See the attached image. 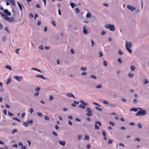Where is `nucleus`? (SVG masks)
<instances>
[{
  "label": "nucleus",
  "instance_id": "obj_6",
  "mask_svg": "<svg viewBox=\"0 0 149 149\" xmlns=\"http://www.w3.org/2000/svg\"><path fill=\"white\" fill-rule=\"evenodd\" d=\"M5 20L7 21L10 22H13L15 21V19L13 17H9L7 16Z\"/></svg>",
  "mask_w": 149,
  "mask_h": 149
},
{
  "label": "nucleus",
  "instance_id": "obj_25",
  "mask_svg": "<svg viewBox=\"0 0 149 149\" xmlns=\"http://www.w3.org/2000/svg\"><path fill=\"white\" fill-rule=\"evenodd\" d=\"M28 122H25L23 123V125L25 127H27L28 125Z\"/></svg>",
  "mask_w": 149,
  "mask_h": 149
},
{
  "label": "nucleus",
  "instance_id": "obj_47",
  "mask_svg": "<svg viewBox=\"0 0 149 149\" xmlns=\"http://www.w3.org/2000/svg\"><path fill=\"white\" fill-rule=\"evenodd\" d=\"M17 132V130L16 129H14V130L12 132V133H13V134H14L15 132Z\"/></svg>",
  "mask_w": 149,
  "mask_h": 149
},
{
  "label": "nucleus",
  "instance_id": "obj_33",
  "mask_svg": "<svg viewBox=\"0 0 149 149\" xmlns=\"http://www.w3.org/2000/svg\"><path fill=\"white\" fill-rule=\"evenodd\" d=\"M118 61L121 64L122 62V61L121 60V59L120 58H119L118 59Z\"/></svg>",
  "mask_w": 149,
  "mask_h": 149
},
{
  "label": "nucleus",
  "instance_id": "obj_12",
  "mask_svg": "<svg viewBox=\"0 0 149 149\" xmlns=\"http://www.w3.org/2000/svg\"><path fill=\"white\" fill-rule=\"evenodd\" d=\"M0 14L1 15V16L5 20L7 16L4 13L1 12H0Z\"/></svg>",
  "mask_w": 149,
  "mask_h": 149
},
{
  "label": "nucleus",
  "instance_id": "obj_48",
  "mask_svg": "<svg viewBox=\"0 0 149 149\" xmlns=\"http://www.w3.org/2000/svg\"><path fill=\"white\" fill-rule=\"evenodd\" d=\"M2 39L3 41H5L6 40V38L5 36L3 37Z\"/></svg>",
  "mask_w": 149,
  "mask_h": 149
},
{
  "label": "nucleus",
  "instance_id": "obj_49",
  "mask_svg": "<svg viewBox=\"0 0 149 149\" xmlns=\"http://www.w3.org/2000/svg\"><path fill=\"white\" fill-rule=\"evenodd\" d=\"M86 69V68L82 67L81 68V70H85Z\"/></svg>",
  "mask_w": 149,
  "mask_h": 149
},
{
  "label": "nucleus",
  "instance_id": "obj_31",
  "mask_svg": "<svg viewBox=\"0 0 149 149\" xmlns=\"http://www.w3.org/2000/svg\"><path fill=\"white\" fill-rule=\"evenodd\" d=\"M28 123L29 124L31 125L33 123V120H29L28 122Z\"/></svg>",
  "mask_w": 149,
  "mask_h": 149
},
{
  "label": "nucleus",
  "instance_id": "obj_19",
  "mask_svg": "<svg viewBox=\"0 0 149 149\" xmlns=\"http://www.w3.org/2000/svg\"><path fill=\"white\" fill-rule=\"evenodd\" d=\"M17 3L18 5V6H19V7L20 8V10H21V11H22V6H21V4L19 2H17Z\"/></svg>",
  "mask_w": 149,
  "mask_h": 149
},
{
  "label": "nucleus",
  "instance_id": "obj_51",
  "mask_svg": "<svg viewBox=\"0 0 149 149\" xmlns=\"http://www.w3.org/2000/svg\"><path fill=\"white\" fill-rule=\"evenodd\" d=\"M102 102L103 103H104V104H108L107 102L106 101H105V100L103 101Z\"/></svg>",
  "mask_w": 149,
  "mask_h": 149
},
{
  "label": "nucleus",
  "instance_id": "obj_42",
  "mask_svg": "<svg viewBox=\"0 0 149 149\" xmlns=\"http://www.w3.org/2000/svg\"><path fill=\"white\" fill-rule=\"evenodd\" d=\"M29 17L30 18H32L33 17V15L32 14H30L29 15Z\"/></svg>",
  "mask_w": 149,
  "mask_h": 149
},
{
  "label": "nucleus",
  "instance_id": "obj_38",
  "mask_svg": "<svg viewBox=\"0 0 149 149\" xmlns=\"http://www.w3.org/2000/svg\"><path fill=\"white\" fill-rule=\"evenodd\" d=\"M103 55V54L101 52H99V57H102Z\"/></svg>",
  "mask_w": 149,
  "mask_h": 149
},
{
  "label": "nucleus",
  "instance_id": "obj_13",
  "mask_svg": "<svg viewBox=\"0 0 149 149\" xmlns=\"http://www.w3.org/2000/svg\"><path fill=\"white\" fill-rule=\"evenodd\" d=\"M67 96L69 97H72L73 98H75L74 96L71 93H68L67 94Z\"/></svg>",
  "mask_w": 149,
  "mask_h": 149
},
{
  "label": "nucleus",
  "instance_id": "obj_16",
  "mask_svg": "<svg viewBox=\"0 0 149 149\" xmlns=\"http://www.w3.org/2000/svg\"><path fill=\"white\" fill-rule=\"evenodd\" d=\"M59 143L63 146H64L65 144V142L64 141L60 140L59 141Z\"/></svg>",
  "mask_w": 149,
  "mask_h": 149
},
{
  "label": "nucleus",
  "instance_id": "obj_63",
  "mask_svg": "<svg viewBox=\"0 0 149 149\" xmlns=\"http://www.w3.org/2000/svg\"><path fill=\"white\" fill-rule=\"evenodd\" d=\"M118 53L119 54H120V55H121L123 54V53L121 52L120 50L118 51Z\"/></svg>",
  "mask_w": 149,
  "mask_h": 149
},
{
  "label": "nucleus",
  "instance_id": "obj_22",
  "mask_svg": "<svg viewBox=\"0 0 149 149\" xmlns=\"http://www.w3.org/2000/svg\"><path fill=\"white\" fill-rule=\"evenodd\" d=\"M138 127L139 128H141L142 127L143 125L141 124L140 123H139L138 125Z\"/></svg>",
  "mask_w": 149,
  "mask_h": 149
},
{
  "label": "nucleus",
  "instance_id": "obj_7",
  "mask_svg": "<svg viewBox=\"0 0 149 149\" xmlns=\"http://www.w3.org/2000/svg\"><path fill=\"white\" fill-rule=\"evenodd\" d=\"M86 111L88 112L86 114L87 116H92V111L90 108H88L86 109Z\"/></svg>",
  "mask_w": 149,
  "mask_h": 149
},
{
  "label": "nucleus",
  "instance_id": "obj_30",
  "mask_svg": "<svg viewBox=\"0 0 149 149\" xmlns=\"http://www.w3.org/2000/svg\"><path fill=\"white\" fill-rule=\"evenodd\" d=\"M109 124L110 125H112L113 126L114 125V123L111 121H110L109 122Z\"/></svg>",
  "mask_w": 149,
  "mask_h": 149
},
{
  "label": "nucleus",
  "instance_id": "obj_8",
  "mask_svg": "<svg viewBox=\"0 0 149 149\" xmlns=\"http://www.w3.org/2000/svg\"><path fill=\"white\" fill-rule=\"evenodd\" d=\"M127 7L129 10L132 11H135L136 10L135 7L130 5H127Z\"/></svg>",
  "mask_w": 149,
  "mask_h": 149
},
{
  "label": "nucleus",
  "instance_id": "obj_56",
  "mask_svg": "<svg viewBox=\"0 0 149 149\" xmlns=\"http://www.w3.org/2000/svg\"><path fill=\"white\" fill-rule=\"evenodd\" d=\"M87 74V73L86 72H82L81 73V75H86Z\"/></svg>",
  "mask_w": 149,
  "mask_h": 149
},
{
  "label": "nucleus",
  "instance_id": "obj_5",
  "mask_svg": "<svg viewBox=\"0 0 149 149\" xmlns=\"http://www.w3.org/2000/svg\"><path fill=\"white\" fill-rule=\"evenodd\" d=\"M101 123L100 121H96L95 125V129L99 130V127L101 125Z\"/></svg>",
  "mask_w": 149,
  "mask_h": 149
},
{
  "label": "nucleus",
  "instance_id": "obj_55",
  "mask_svg": "<svg viewBox=\"0 0 149 149\" xmlns=\"http://www.w3.org/2000/svg\"><path fill=\"white\" fill-rule=\"evenodd\" d=\"M39 93L38 92H37V93H35L34 94V96H38L39 95Z\"/></svg>",
  "mask_w": 149,
  "mask_h": 149
},
{
  "label": "nucleus",
  "instance_id": "obj_4",
  "mask_svg": "<svg viewBox=\"0 0 149 149\" xmlns=\"http://www.w3.org/2000/svg\"><path fill=\"white\" fill-rule=\"evenodd\" d=\"M81 103H82L83 105L80 104L79 105V107L83 109H85L86 106L88 105V104L84 102L82 100H81L80 101Z\"/></svg>",
  "mask_w": 149,
  "mask_h": 149
},
{
  "label": "nucleus",
  "instance_id": "obj_62",
  "mask_svg": "<svg viewBox=\"0 0 149 149\" xmlns=\"http://www.w3.org/2000/svg\"><path fill=\"white\" fill-rule=\"evenodd\" d=\"M41 24V22L39 21L37 23V25L38 26L40 25Z\"/></svg>",
  "mask_w": 149,
  "mask_h": 149
},
{
  "label": "nucleus",
  "instance_id": "obj_59",
  "mask_svg": "<svg viewBox=\"0 0 149 149\" xmlns=\"http://www.w3.org/2000/svg\"><path fill=\"white\" fill-rule=\"evenodd\" d=\"M91 77H92L95 79H96V77L94 75H91Z\"/></svg>",
  "mask_w": 149,
  "mask_h": 149
},
{
  "label": "nucleus",
  "instance_id": "obj_14",
  "mask_svg": "<svg viewBox=\"0 0 149 149\" xmlns=\"http://www.w3.org/2000/svg\"><path fill=\"white\" fill-rule=\"evenodd\" d=\"M79 102H78L74 101L73 102V103L72 104L71 106L72 107H75L76 105H75V104H79Z\"/></svg>",
  "mask_w": 149,
  "mask_h": 149
},
{
  "label": "nucleus",
  "instance_id": "obj_20",
  "mask_svg": "<svg viewBox=\"0 0 149 149\" xmlns=\"http://www.w3.org/2000/svg\"><path fill=\"white\" fill-rule=\"evenodd\" d=\"M6 68L10 70H11L12 68L10 66L8 65H7L5 66Z\"/></svg>",
  "mask_w": 149,
  "mask_h": 149
},
{
  "label": "nucleus",
  "instance_id": "obj_34",
  "mask_svg": "<svg viewBox=\"0 0 149 149\" xmlns=\"http://www.w3.org/2000/svg\"><path fill=\"white\" fill-rule=\"evenodd\" d=\"M51 23L53 25L55 26L56 25V23L54 21H52L51 22Z\"/></svg>",
  "mask_w": 149,
  "mask_h": 149
},
{
  "label": "nucleus",
  "instance_id": "obj_21",
  "mask_svg": "<svg viewBox=\"0 0 149 149\" xmlns=\"http://www.w3.org/2000/svg\"><path fill=\"white\" fill-rule=\"evenodd\" d=\"M134 75V74L132 73H129L128 74V76L130 77H133Z\"/></svg>",
  "mask_w": 149,
  "mask_h": 149
},
{
  "label": "nucleus",
  "instance_id": "obj_15",
  "mask_svg": "<svg viewBox=\"0 0 149 149\" xmlns=\"http://www.w3.org/2000/svg\"><path fill=\"white\" fill-rule=\"evenodd\" d=\"M139 109V108H138L136 109V108H133L131 109H130V111H134L136 112L138 111V109Z\"/></svg>",
  "mask_w": 149,
  "mask_h": 149
},
{
  "label": "nucleus",
  "instance_id": "obj_18",
  "mask_svg": "<svg viewBox=\"0 0 149 149\" xmlns=\"http://www.w3.org/2000/svg\"><path fill=\"white\" fill-rule=\"evenodd\" d=\"M113 140L112 139H109L108 141V144H111L112 143Z\"/></svg>",
  "mask_w": 149,
  "mask_h": 149
},
{
  "label": "nucleus",
  "instance_id": "obj_11",
  "mask_svg": "<svg viewBox=\"0 0 149 149\" xmlns=\"http://www.w3.org/2000/svg\"><path fill=\"white\" fill-rule=\"evenodd\" d=\"M83 33L84 34H86L87 33L88 31L87 28L85 26L83 27Z\"/></svg>",
  "mask_w": 149,
  "mask_h": 149
},
{
  "label": "nucleus",
  "instance_id": "obj_26",
  "mask_svg": "<svg viewBox=\"0 0 149 149\" xmlns=\"http://www.w3.org/2000/svg\"><path fill=\"white\" fill-rule=\"evenodd\" d=\"M89 139V136L88 135H86L85 136V139L88 140Z\"/></svg>",
  "mask_w": 149,
  "mask_h": 149
},
{
  "label": "nucleus",
  "instance_id": "obj_1",
  "mask_svg": "<svg viewBox=\"0 0 149 149\" xmlns=\"http://www.w3.org/2000/svg\"><path fill=\"white\" fill-rule=\"evenodd\" d=\"M140 110L139 111L136 113V115L137 116H142L146 115L147 113L145 111L143 110L141 108H139Z\"/></svg>",
  "mask_w": 149,
  "mask_h": 149
},
{
  "label": "nucleus",
  "instance_id": "obj_64",
  "mask_svg": "<svg viewBox=\"0 0 149 149\" xmlns=\"http://www.w3.org/2000/svg\"><path fill=\"white\" fill-rule=\"evenodd\" d=\"M21 148L22 149H26V147L25 146H22Z\"/></svg>",
  "mask_w": 149,
  "mask_h": 149
},
{
  "label": "nucleus",
  "instance_id": "obj_46",
  "mask_svg": "<svg viewBox=\"0 0 149 149\" xmlns=\"http://www.w3.org/2000/svg\"><path fill=\"white\" fill-rule=\"evenodd\" d=\"M40 88L39 87L36 88L35 89V91H40Z\"/></svg>",
  "mask_w": 149,
  "mask_h": 149
},
{
  "label": "nucleus",
  "instance_id": "obj_24",
  "mask_svg": "<svg viewBox=\"0 0 149 149\" xmlns=\"http://www.w3.org/2000/svg\"><path fill=\"white\" fill-rule=\"evenodd\" d=\"M11 79L10 78H9L7 81L6 84H9L11 82Z\"/></svg>",
  "mask_w": 149,
  "mask_h": 149
},
{
  "label": "nucleus",
  "instance_id": "obj_60",
  "mask_svg": "<svg viewBox=\"0 0 149 149\" xmlns=\"http://www.w3.org/2000/svg\"><path fill=\"white\" fill-rule=\"evenodd\" d=\"M91 147L90 145L89 144H88L87 145V148L88 149H89Z\"/></svg>",
  "mask_w": 149,
  "mask_h": 149
},
{
  "label": "nucleus",
  "instance_id": "obj_58",
  "mask_svg": "<svg viewBox=\"0 0 149 149\" xmlns=\"http://www.w3.org/2000/svg\"><path fill=\"white\" fill-rule=\"evenodd\" d=\"M137 102V101L136 99H134L133 100V102L134 103H136Z\"/></svg>",
  "mask_w": 149,
  "mask_h": 149
},
{
  "label": "nucleus",
  "instance_id": "obj_36",
  "mask_svg": "<svg viewBox=\"0 0 149 149\" xmlns=\"http://www.w3.org/2000/svg\"><path fill=\"white\" fill-rule=\"evenodd\" d=\"M70 4L72 7L73 8L74 6V4L73 3L70 2Z\"/></svg>",
  "mask_w": 149,
  "mask_h": 149
},
{
  "label": "nucleus",
  "instance_id": "obj_53",
  "mask_svg": "<svg viewBox=\"0 0 149 149\" xmlns=\"http://www.w3.org/2000/svg\"><path fill=\"white\" fill-rule=\"evenodd\" d=\"M19 49H16L15 51V52L17 53V54H19V53H18V51H19Z\"/></svg>",
  "mask_w": 149,
  "mask_h": 149
},
{
  "label": "nucleus",
  "instance_id": "obj_52",
  "mask_svg": "<svg viewBox=\"0 0 149 149\" xmlns=\"http://www.w3.org/2000/svg\"><path fill=\"white\" fill-rule=\"evenodd\" d=\"M81 138V136L80 135H78V139L79 140H80Z\"/></svg>",
  "mask_w": 149,
  "mask_h": 149
},
{
  "label": "nucleus",
  "instance_id": "obj_40",
  "mask_svg": "<svg viewBox=\"0 0 149 149\" xmlns=\"http://www.w3.org/2000/svg\"><path fill=\"white\" fill-rule=\"evenodd\" d=\"M38 115L40 117H42V114L40 112H38L37 113Z\"/></svg>",
  "mask_w": 149,
  "mask_h": 149
},
{
  "label": "nucleus",
  "instance_id": "obj_29",
  "mask_svg": "<svg viewBox=\"0 0 149 149\" xmlns=\"http://www.w3.org/2000/svg\"><path fill=\"white\" fill-rule=\"evenodd\" d=\"M103 64L105 67L107 66V62L106 61H103Z\"/></svg>",
  "mask_w": 149,
  "mask_h": 149
},
{
  "label": "nucleus",
  "instance_id": "obj_3",
  "mask_svg": "<svg viewBox=\"0 0 149 149\" xmlns=\"http://www.w3.org/2000/svg\"><path fill=\"white\" fill-rule=\"evenodd\" d=\"M105 26L106 28L109 29L111 31H114L115 30V26L113 25L107 24L105 25Z\"/></svg>",
  "mask_w": 149,
  "mask_h": 149
},
{
  "label": "nucleus",
  "instance_id": "obj_32",
  "mask_svg": "<svg viewBox=\"0 0 149 149\" xmlns=\"http://www.w3.org/2000/svg\"><path fill=\"white\" fill-rule=\"evenodd\" d=\"M75 11L77 13H78L79 12V10L77 8H76L75 9Z\"/></svg>",
  "mask_w": 149,
  "mask_h": 149
},
{
  "label": "nucleus",
  "instance_id": "obj_27",
  "mask_svg": "<svg viewBox=\"0 0 149 149\" xmlns=\"http://www.w3.org/2000/svg\"><path fill=\"white\" fill-rule=\"evenodd\" d=\"M144 81V83H143V84H147L148 82L147 79H145Z\"/></svg>",
  "mask_w": 149,
  "mask_h": 149
},
{
  "label": "nucleus",
  "instance_id": "obj_45",
  "mask_svg": "<svg viewBox=\"0 0 149 149\" xmlns=\"http://www.w3.org/2000/svg\"><path fill=\"white\" fill-rule=\"evenodd\" d=\"M102 86L101 85H99L97 86L96 87L97 88H100Z\"/></svg>",
  "mask_w": 149,
  "mask_h": 149
},
{
  "label": "nucleus",
  "instance_id": "obj_43",
  "mask_svg": "<svg viewBox=\"0 0 149 149\" xmlns=\"http://www.w3.org/2000/svg\"><path fill=\"white\" fill-rule=\"evenodd\" d=\"M30 111L31 113H32L33 111V108H31L30 109Z\"/></svg>",
  "mask_w": 149,
  "mask_h": 149
},
{
  "label": "nucleus",
  "instance_id": "obj_57",
  "mask_svg": "<svg viewBox=\"0 0 149 149\" xmlns=\"http://www.w3.org/2000/svg\"><path fill=\"white\" fill-rule=\"evenodd\" d=\"M5 30L8 32V33H9V31L7 27H6L5 28Z\"/></svg>",
  "mask_w": 149,
  "mask_h": 149
},
{
  "label": "nucleus",
  "instance_id": "obj_35",
  "mask_svg": "<svg viewBox=\"0 0 149 149\" xmlns=\"http://www.w3.org/2000/svg\"><path fill=\"white\" fill-rule=\"evenodd\" d=\"M13 119L16 120L19 122H20V120L19 119H18L17 118H13Z\"/></svg>",
  "mask_w": 149,
  "mask_h": 149
},
{
  "label": "nucleus",
  "instance_id": "obj_54",
  "mask_svg": "<svg viewBox=\"0 0 149 149\" xmlns=\"http://www.w3.org/2000/svg\"><path fill=\"white\" fill-rule=\"evenodd\" d=\"M36 7L37 8H39L40 7V6L39 4L38 3L36 5Z\"/></svg>",
  "mask_w": 149,
  "mask_h": 149
},
{
  "label": "nucleus",
  "instance_id": "obj_23",
  "mask_svg": "<svg viewBox=\"0 0 149 149\" xmlns=\"http://www.w3.org/2000/svg\"><path fill=\"white\" fill-rule=\"evenodd\" d=\"M31 69L33 70H34L37 71H38L39 72H41L40 70L38 69H37V68H32Z\"/></svg>",
  "mask_w": 149,
  "mask_h": 149
},
{
  "label": "nucleus",
  "instance_id": "obj_17",
  "mask_svg": "<svg viewBox=\"0 0 149 149\" xmlns=\"http://www.w3.org/2000/svg\"><path fill=\"white\" fill-rule=\"evenodd\" d=\"M131 71H134L135 69V67L133 65H131L130 68Z\"/></svg>",
  "mask_w": 149,
  "mask_h": 149
},
{
  "label": "nucleus",
  "instance_id": "obj_2",
  "mask_svg": "<svg viewBox=\"0 0 149 149\" xmlns=\"http://www.w3.org/2000/svg\"><path fill=\"white\" fill-rule=\"evenodd\" d=\"M125 48L130 53H132V51L130 48H131V43L130 42H126L125 43Z\"/></svg>",
  "mask_w": 149,
  "mask_h": 149
},
{
  "label": "nucleus",
  "instance_id": "obj_10",
  "mask_svg": "<svg viewBox=\"0 0 149 149\" xmlns=\"http://www.w3.org/2000/svg\"><path fill=\"white\" fill-rule=\"evenodd\" d=\"M14 79H16L17 80L20 81H21V80H22V77H18L17 76H15L14 77Z\"/></svg>",
  "mask_w": 149,
  "mask_h": 149
},
{
  "label": "nucleus",
  "instance_id": "obj_28",
  "mask_svg": "<svg viewBox=\"0 0 149 149\" xmlns=\"http://www.w3.org/2000/svg\"><path fill=\"white\" fill-rule=\"evenodd\" d=\"M54 98V97L52 95H50L49 96V100L50 101H51Z\"/></svg>",
  "mask_w": 149,
  "mask_h": 149
},
{
  "label": "nucleus",
  "instance_id": "obj_50",
  "mask_svg": "<svg viewBox=\"0 0 149 149\" xmlns=\"http://www.w3.org/2000/svg\"><path fill=\"white\" fill-rule=\"evenodd\" d=\"M91 42L92 46H93L94 45V43L93 41V40H91Z\"/></svg>",
  "mask_w": 149,
  "mask_h": 149
},
{
  "label": "nucleus",
  "instance_id": "obj_9",
  "mask_svg": "<svg viewBox=\"0 0 149 149\" xmlns=\"http://www.w3.org/2000/svg\"><path fill=\"white\" fill-rule=\"evenodd\" d=\"M3 11L4 13L7 15L8 16H10L11 15V13H10L7 9H4Z\"/></svg>",
  "mask_w": 149,
  "mask_h": 149
},
{
  "label": "nucleus",
  "instance_id": "obj_39",
  "mask_svg": "<svg viewBox=\"0 0 149 149\" xmlns=\"http://www.w3.org/2000/svg\"><path fill=\"white\" fill-rule=\"evenodd\" d=\"M45 119L46 120H49V118L47 116H45Z\"/></svg>",
  "mask_w": 149,
  "mask_h": 149
},
{
  "label": "nucleus",
  "instance_id": "obj_37",
  "mask_svg": "<svg viewBox=\"0 0 149 149\" xmlns=\"http://www.w3.org/2000/svg\"><path fill=\"white\" fill-rule=\"evenodd\" d=\"M90 15H91V14H90V13H88L86 14V17H90Z\"/></svg>",
  "mask_w": 149,
  "mask_h": 149
},
{
  "label": "nucleus",
  "instance_id": "obj_61",
  "mask_svg": "<svg viewBox=\"0 0 149 149\" xmlns=\"http://www.w3.org/2000/svg\"><path fill=\"white\" fill-rule=\"evenodd\" d=\"M8 114L9 116H12L13 115V114L12 113H11L10 112H8Z\"/></svg>",
  "mask_w": 149,
  "mask_h": 149
},
{
  "label": "nucleus",
  "instance_id": "obj_41",
  "mask_svg": "<svg viewBox=\"0 0 149 149\" xmlns=\"http://www.w3.org/2000/svg\"><path fill=\"white\" fill-rule=\"evenodd\" d=\"M39 77L43 79H45V78L42 75H40Z\"/></svg>",
  "mask_w": 149,
  "mask_h": 149
},
{
  "label": "nucleus",
  "instance_id": "obj_44",
  "mask_svg": "<svg viewBox=\"0 0 149 149\" xmlns=\"http://www.w3.org/2000/svg\"><path fill=\"white\" fill-rule=\"evenodd\" d=\"M102 134L104 136H106V135L105 132H104V131H103L102 132Z\"/></svg>",
  "mask_w": 149,
  "mask_h": 149
}]
</instances>
